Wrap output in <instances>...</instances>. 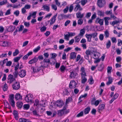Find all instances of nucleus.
Returning a JSON list of instances; mask_svg holds the SVG:
<instances>
[{"label":"nucleus","instance_id":"1","mask_svg":"<svg viewBox=\"0 0 122 122\" xmlns=\"http://www.w3.org/2000/svg\"><path fill=\"white\" fill-rule=\"evenodd\" d=\"M96 51V50H91V51L89 50H86L85 52L86 55L84 56L86 60H88L89 56L91 55V53H94Z\"/></svg>","mask_w":122,"mask_h":122},{"label":"nucleus","instance_id":"2","mask_svg":"<svg viewBox=\"0 0 122 122\" xmlns=\"http://www.w3.org/2000/svg\"><path fill=\"white\" fill-rule=\"evenodd\" d=\"M14 95L13 94L10 95L9 98L8 99L9 101L13 107L15 106V102L14 100Z\"/></svg>","mask_w":122,"mask_h":122},{"label":"nucleus","instance_id":"3","mask_svg":"<svg viewBox=\"0 0 122 122\" xmlns=\"http://www.w3.org/2000/svg\"><path fill=\"white\" fill-rule=\"evenodd\" d=\"M77 85L76 82L74 80L71 81L69 85V87L71 89L75 88Z\"/></svg>","mask_w":122,"mask_h":122},{"label":"nucleus","instance_id":"4","mask_svg":"<svg viewBox=\"0 0 122 122\" xmlns=\"http://www.w3.org/2000/svg\"><path fill=\"white\" fill-rule=\"evenodd\" d=\"M69 77L73 79H76L78 77L77 73L75 71H72L71 72Z\"/></svg>","mask_w":122,"mask_h":122},{"label":"nucleus","instance_id":"5","mask_svg":"<svg viewBox=\"0 0 122 122\" xmlns=\"http://www.w3.org/2000/svg\"><path fill=\"white\" fill-rule=\"evenodd\" d=\"M69 15H65L64 14H61L58 15V18L59 19L61 20L64 19H67L70 17Z\"/></svg>","mask_w":122,"mask_h":122},{"label":"nucleus","instance_id":"6","mask_svg":"<svg viewBox=\"0 0 122 122\" xmlns=\"http://www.w3.org/2000/svg\"><path fill=\"white\" fill-rule=\"evenodd\" d=\"M33 95L31 94L27 95L25 98V100L27 102H31L32 101Z\"/></svg>","mask_w":122,"mask_h":122},{"label":"nucleus","instance_id":"7","mask_svg":"<svg viewBox=\"0 0 122 122\" xmlns=\"http://www.w3.org/2000/svg\"><path fill=\"white\" fill-rule=\"evenodd\" d=\"M26 74V71L25 70H20L18 72V75L21 78L24 77Z\"/></svg>","mask_w":122,"mask_h":122},{"label":"nucleus","instance_id":"8","mask_svg":"<svg viewBox=\"0 0 122 122\" xmlns=\"http://www.w3.org/2000/svg\"><path fill=\"white\" fill-rule=\"evenodd\" d=\"M105 14L107 15H110V18H113L114 19L116 18V17L113 14L112 10L110 11H106Z\"/></svg>","mask_w":122,"mask_h":122},{"label":"nucleus","instance_id":"9","mask_svg":"<svg viewBox=\"0 0 122 122\" xmlns=\"http://www.w3.org/2000/svg\"><path fill=\"white\" fill-rule=\"evenodd\" d=\"M75 7L74 10L75 11H76L78 10L79 11H81L82 10V9L80 5L78 3H76L75 6Z\"/></svg>","mask_w":122,"mask_h":122},{"label":"nucleus","instance_id":"10","mask_svg":"<svg viewBox=\"0 0 122 122\" xmlns=\"http://www.w3.org/2000/svg\"><path fill=\"white\" fill-rule=\"evenodd\" d=\"M12 86L13 89L15 90H18L20 87V85L19 82H16L12 85Z\"/></svg>","mask_w":122,"mask_h":122},{"label":"nucleus","instance_id":"11","mask_svg":"<svg viewBox=\"0 0 122 122\" xmlns=\"http://www.w3.org/2000/svg\"><path fill=\"white\" fill-rule=\"evenodd\" d=\"M38 60V58L35 57L33 58L30 60L28 62L30 64H34L37 62Z\"/></svg>","mask_w":122,"mask_h":122},{"label":"nucleus","instance_id":"12","mask_svg":"<svg viewBox=\"0 0 122 122\" xmlns=\"http://www.w3.org/2000/svg\"><path fill=\"white\" fill-rule=\"evenodd\" d=\"M81 75L82 77H84L86 76V74L85 72V68L83 67H82L81 68Z\"/></svg>","mask_w":122,"mask_h":122},{"label":"nucleus","instance_id":"13","mask_svg":"<svg viewBox=\"0 0 122 122\" xmlns=\"http://www.w3.org/2000/svg\"><path fill=\"white\" fill-rule=\"evenodd\" d=\"M105 107V105L104 104H100L98 108V111L100 112L104 109Z\"/></svg>","mask_w":122,"mask_h":122},{"label":"nucleus","instance_id":"14","mask_svg":"<svg viewBox=\"0 0 122 122\" xmlns=\"http://www.w3.org/2000/svg\"><path fill=\"white\" fill-rule=\"evenodd\" d=\"M15 26H13L10 25L7 28V31L9 32H12L15 29Z\"/></svg>","mask_w":122,"mask_h":122},{"label":"nucleus","instance_id":"15","mask_svg":"<svg viewBox=\"0 0 122 122\" xmlns=\"http://www.w3.org/2000/svg\"><path fill=\"white\" fill-rule=\"evenodd\" d=\"M57 15V14H56V15H54L50 20L51 22L50 23V25H51L55 22Z\"/></svg>","mask_w":122,"mask_h":122},{"label":"nucleus","instance_id":"16","mask_svg":"<svg viewBox=\"0 0 122 122\" xmlns=\"http://www.w3.org/2000/svg\"><path fill=\"white\" fill-rule=\"evenodd\" d=\"M56 104L57 106L60 107H61L63 105V102L60 100L57 101L56 102Z\"/></svg>","mask_w":122,"mask_h":122},{"label":"nucleus","instance_id":"17","mask_svg":"<svg viewBox=\"0 0 122 122\" xmlns=\"http://www.w3.org/2000/svg\"><path fill=\"white\" fill-rule=\"evenodd\" d=\"M96 22L98 23L101 25H102L103 24V19L97 18L96 20Z\"/></svg>","mask_w":122,"mask_h":122},{"label":"nucleus","instance_id":"18","mask_svg":"<svg viewBox=\"0 0 122 122\" xmlns=\"http://www.w3.org/2000/svg\"><path fill=\"white\" fill-rule=\"evenodd\" d=\"M69 89H68L65 88L64 89L63 91V95H67L68 96L70 94V93L68 91Z\"/></svg>","mask_w":122,"mask_h":122},{"label":"nucleus","instance_id":"19","mask_svg":"<svg viewBox=\"0 0 122 122\" xmlns=\"http://www.w3.org/2000/svg\"><path fill=\"white\" fill-rule=\"evenodd\" d=\"M84 14L83 13L81 14V12H79L78 13H76V17L77 18H80L81 19L84 16Z\"/></svg>","mask_w":122,"mask_h":122},{"label":"nucleus","instance_id":"20","mask_svg":"<svg viewBox=\"0 0 122 122\" xmlns=\"http://www.w3.org/2000/svg\"><path fill=\"white\" fill-rule=\"evenodd\" d=\"M111 18L109 17H106L104 18V20H105V24L106 25H108L109 24V22L108 21L111 20Z\"/></svg>","mask_w":122,"mask_h":122},{"label":"nucleus","instance_id":"21","mask_svg":"<svg viewBox=\"0 0 122 122\" xmlns=\"http://www.w3.org/2000/svg\"><path fill=\"white\" fill-rule=\"evenodd\" d=\"M15 98L16 100L22 99V97L20 95L19 93H16L15 96Z\"/></svg>","mask_w":122,"mask_h":122},{"label":"nucleus","instance_id":"22","mask_svg":"<svg viewBox=\"0 0 122 122\" xmlns=\"http://www.w3.org/2000/svg\"><path fill=\"white\" fill-rule=\"evenodd\" d=\"M76 56V53L74 52H71L70 55V59H75Z\"/></svg>","mask_w":122,"mask_h":122},{"label":"nucleus","instance_id":"23","mask_svg":"<svg viewBox=\"0 0 122 122\" xmlns=\"http://www.w3.org/2000/svg\"><path fill=\"white\" fill-rule=\"evenodd\" d=\"M41 66L43 68L47 67L48 66V64H47L46 63L44 62L43 61L40 63Z\"/></svg>","mask_w":122,"mask_h":122},{"label":"nucleus","instance_id":"24","mask_svg":"<svg viewBox=\"0 0 122 122\" xmlns=\"http://www.w3.org/2000/svg\"><path fill=\"white\" fill-rule=\"evenodd\" d=\"M81 37L79 35L75 37V43H78L80 41Z\"/></svg>","mask_w":122,"mask_h":122},{"label":"nucleus","instance_id":"25","mask_svg":"<svg viewBox=\"0 0 122 122\" xmlns=\"http://www.w3.org/2000/svg\"><path fill=\"white\" fill-rule=\"evenodd\" d=\"M85 29L83 28L82 29H81L80 30V33L78 35L82 37L85 34Z\"/></svg>","mask_w":122,"mask_h":122},{"label":"nucleus","instance_id":"26","mask_svg":"<svg viewBox=\"0 0 122 122\" xmlns=\"http://www.w3.org/2000/svg\"><path fill=\"white\" fill-rule=\"evenodd\" d=\"M13 114L16 120H18L19 118L18 112L17 111L15 110L13 112Z\"/></svg>","mask_w":122,"mask_h":122},{"label":"nucleus","instance_id":"27","mask_svg":"<svg viewBox=\"0 0 122 122\" xmlns=\"http://www.w3.org/2000/svg\"><path fill=\"white\" fill-rule=\"evenodd\" d=\"M108 79V81L106 83L107 85V86H108L111 84L113 81L112 78L111 77H109Z\"/></svg>","mask_w":122,"mask_h":122},{"label":"nucleus","instance_id":"28","mask_svg":"<svg viewBox=\"0 0 122 122\" xmlns=\"http://www.w3.org/2000/svg\"><path fill=\"white\" fill-rule=\"evenodd\" d=\"M85 36L87 39V41L88 42H90L91 41L92 37L90 34H86Z\"/></svg>","mask_w":122,"mask_h":122},{"label":"nucleus","instance_id":"29","mask_svg":"<svg viewBox=\"0 0 122 122\" xmlns=\"http://www.w3.org/2000/svg\"><path fill=\"white\" fill-rule=\"evenodd\" d=\"M42 8L44 9L42 10H46L47 12H49L50 11V7L46 5H43L42 6Z\"/></svg>","mask_w":122,"mask_h":122},{"label":"nucleus","instance_id":"30","mask_svg":"<svg viewBox=\"0 0 122 122\" xmlns=\"http://www.w3.org/2000/svg\"><path fill=\"white\" fill-rule=\"evenodd\" d=\"M91 109L89 107H88L84 110V112L85 114H87L89 113Z\"/></svg>","mask_w":122,"mask_h":122},{"label":"nucleus","instance_id":"31","mask_svg":"<svg viewBox=\"0 0 122 122\" xmlns=\"http://www.w3.org/2000/svg\"><path fill=\"white\" fill-rule=\"evenodd\" d=\"M20 122H29V120L28 119H26L23 118H21L19 119Z\"/></svg>","mask_w":122,"mask_h":122},{"label":"nucleus","instance_id":"32","mask_svg":"<svg viewBox=\"0 0 122 122\" xmlns=\"http://www.w3.org/2000/svg\"><path fill=\"white\" fill-rule=\"evenodd\" d=\"M64 114V111L63 110H59L58 111V114L60 116H61Z\"/></svg>","mask_w":122,"mask_h":122},{"label":"nucleus","instance_id":"33","mask_svg":"<svg viewBox=\"0 0 122 122\" xmlns=\"http://www.w3.org/2000/svg\"><path fill=\"white\" fill-rule=\"evenodd\" d=\"M19 56L15 58L14 60L15 62H17L20 59L21 57H22L23 56L22 55H19Z\"/></svg>","mask_w":122,"mask_h":122},{"label":"nucleus","instance_id":"34","mask_svg":"<svg viewBox=\"0 0 122 122\" xmlns=\"http://www.w3.org/2000/svg\"><path fill=\"white\" fill-rule=\"evenodd\" d=\"M103 0H98L97 4L98 6L100 7H101L102 6L103 4L102 1Z\"/></svg>","mask_w":122,"mask_h":122},{"label":"nucleus","instance_id":"35","mask_svg":"<svg viewBox=\"0 0 122 122\" xmlns=\"http://www.w3.org/2000/svg\"><path fill=\"white\" fill-rule=\"evenodd\" d=\"M111 44V42L110 41V40H108L106 44L107 48L109 49L110 47Z\"/></svg>","mask_w":122,"mask_h":122},{"label":"nucleus","instance_id":"36","mask_svg":"<svg viewBox=\"0 0 122 122\" xmlns=\"http://www.w3.org/2000/svg\"><path fill=\"white\" fill-rule=\"evenodd\" d=\"M98 15L100 16H104V11L99 10L98 11Z\"/></svg>","mask_w":122,"mask_h":122},{"label":"nucleus","instance_id":"37","mask_svg":"<svg viewBox=\"0 0 122 122\" xmlns=\"http://www.w3.org/2000/svg\"><path fill=\"white\" fill-rule=\"evenodd\" d=\"M104 36L105 38H106L109 37V32L107 30L105 31L104 32Z\"/></svg>","mask_w":122,"mask_h":122},{"label":"nucleus","instance_id":"38","mask_svg":"<svg viewBox=\"0 0 122 122\" xmlns=\"http://www.w3.org/2000/svg\"><path fill=\"white\" fill-rule=\"evenodd\" d=\"M94 53V58L95 59H98L100 56V54L97 53H96V54L95 53Z\"/></svg>","mask_w":122,"mask_h":122},{"label":"nucleus","instance_id":"39","mask_svg":"<svg viewBox=\"0 0 122 122\" xmlns=\"http://www.w3.org/2000/svg\"><path fill=\"white\" fill-rule=\"evenodd\" d=\"M104 65L102 64H101L98 67V70L100 71H102L104 68Z\"/></svg>","mask_w":122,"mask_h":122},{"label":"nucleus","instance_id":"40","mask_svg":"<svg viewBox=\"0 0 122 122\" xmlns=\"http://www.w3.org/2000/svg\"><path fill=\"white\" fill-rule=\"evenodd\" d=\"M100 101L98 100L96 101L92 105H95L96 106H97L99 104Z\"/></svg>","mask_w":122,"mask_h":122},{"label":"nucleus","instance_id":"41","mask_svg":"<svg viewBox=\"0 0 122 122\" xmlns=\"http://www.w3.org/2000/svg\"><path fill=\"white\" fill-rule=\"evenodd\" d=\"M7 89L8 86L7 85L6 83L5 84L3 87V90L4 91H6L7 90Z\"/></svg>","mask_w":122,"mask_h":122},{"label":"nucleus","instance_id":"42","mask_svg":"<svg viewBox=\"0 0 122 122\" xmlns=\"http://www.w3.org/2000/svg\"><path fill=\"white\" fill-rule=\"evenodd\" d=\"M7 3V0H3L0 2V5H4Z\"/></svg>","mask_w":122,"mask_h":122},{"label":"nucleus","instance_id":"43","mask_svg":"<svg viewBox=\"0 0 122 122\" xmlns=\"http://www.w3.org/2000/svg\"><path fill=\"white\" fill-rule=\"evenodd\" d=\"M81 2V5L83 6H84L86 4L87 2V0H82L81 1V2Z\"/></svg>","mask_w":122,"mask_h":122},{"label":"nucleus","instance_id":"44","mask_svg":"<svg viewBox=\"0 0 122 122\" xmlns=\"http://www.w3.org/2000/svg\"><path fill=\"white\" fill-rule=\"evenodd\" d=\"M18 75V72L17 71H15L13 73V76L15 78H17Z\"/></svg>","mask_w":122,"mask_h":122},{"label":"nucleus","instance_id":"45","mask_svg":"<svg viewBox=\"0 0 122 122\" xmlns=\"http://www.w3.org/2000/svg\"><path fill=\"white\" fill-rule=\"evenodd\" d=\"M87 79L85 77H82L81 83L82 84H84L87 81Z\"/></svg>","mask_w":122,"mask_h":122},{"label":"nucleus","instance_id":"46","mask_svg":"<svg viewBox=\"0 0 122 122\" xmlns=\"http://www.w3.org/2000/svg\"><path fill=\"white\" fill-rule=\"evenodd\" d=\"M51 60L50 62V64L51 65H54L55 64V59H50Z\"/></svg>","mask_w":122,"mask_h":122},{"label":"nucleus","instance_id":"47","mask_svg":"<svg viewBox=\"0 0 122 122\" xmlns=\"http://www.w3.org/2000/svg\"><path fill=\"white\" fill-rule=\"evenodd\" d=\"M24 109L28 110L30 107V106L28 104H25L23 106Z\"/></svg>","mask_w":122,"mask_h":122},{"label":"nucleus","instance_id":"48","mask_svg":"<svg viewBox=\"0 0 122 122\" xmlns=\"http://www.w3.org/2000/svg\"><path fill=\"white\" fill-rule=\"evenodd\" d=\"M43 61L44 62H45L47 64H48V65L49 64H50V59L46 58L43 60Z\"/></svg>","mask_w":122,"mask_h":122},{"label":"nucleus","instance_id":"49","mask_svg":"<svg viewBox=\"0 0 122 122\" xmlns=\"http://www.w3.org/2000/svg\"><path fill=\"white\" fill-rule=\"evenodd\" d=\"M19 53V51L17 49H16L15 52L13 53V54L14 56H16Z\"/></svg>","mask_w":122,"mask_h":122},{"label":"nucleus","instance_id":"50","mask_svg":"<svg viewBox=\"0 0 122 122\" xmlns=\"http://www.w3.org/2000/svg\"><path fill=\"white\" fill-rule=\"evenodd\" d=\"M17 28H19L18 31H22L24 28V26L22 25H20V27H17Z\"/></svg>","mask_w":122,"mask_h":122},{"label":"nucleus","instance_id":"51","mask_svg":"<svg viewBox=\"0 0 122 122\" xmlns=\"http://www.w3.org/2000/svg\"><path fill=\"white\" fill-rule=\"evenodd\" d=\"M83 20L82 19H80L78 20L77 22V24L78 25H81L83 24Z\"/></svg>","mask_w":122,"mask_h":122},{"label":"nucleus","instance_id":"52","mask_svg":"<svg viewBox=\"0 0 122 122\" xmlns=\"http://www.w3.org/2000/svg\"><path fill=\"white\" fill-rule=\"evenodd\" d=\"M39 101L37 99H36L35 100V102L34 103V105L37 106L39 105Z\"/></svg>","mask_w":122,"mask_h":122},{"label":"nucleus","instance_id":"53","mask_svg":"<svg viewBox=\"0 0 122 122\" xmlns=\"http://www.w3.org/2000/svg\"><path fill=\"white\" fill-rule=\"evenodd\" d=\"M64 38L65 39L67 40H69V38L70 37V36L69 34H64Z\"/></svg>","mask_w":122,"mask_h":122},{"label":"nucleus","instance_id":"54","mask_svg":"<svg viewBox=\"0 0 122 122\" xmlns=\"http://www.w3.org/2000/svg\"><path fill=\"white\" fill-rule=\"evenodd\" d=\"M23 103L22 102H19L17 103V107L20 108H21Z\"/></svg>","mask_w":122,"mask_h":122},{"label":"nucleus","instance_id":"55","mask_svg":"<svg viewBox=\"0 0 122 122\" xmlns=\"http://www.w3.org/2000/svg\"><path fill=\"white\" fill-rule=\"evenodd\" d=\"M99 37L100 40L101 41H103V40L104 37L103 34H100L99 35Z\"/></svg>","mask_w":122,"mask_h":122},{"label":"nucleus","instance_id":"56","mask_svg":"<svg viewBox=\"0 0 122 122\" xmlns=\"http://www.w3.org/2000/svg\"><path fill=\"white\" fill-rule=\"evenodd\" d=\"M40 49V47L39 46H38L37 48H35L34 50L33 51L35 52H36Z\"/></svg>","mask_w":122,"mask_h":122},{"label":"nucleus","instance_id":"57","mask_svg":"<svg viewBox=\"0 0 122 122\" xmlns=\"http://www.w3.org/2000/svg\"><path fill=\"white\" fill-rule=\"evenodd\" d=\"M46 27L43 26L41 27L40 29V30L41 32H44L46 30Z\"/></svg>","mask_w":122,"mask_h":122},{"label":"nucleus","instance_id":"58","mask_svg":"<svg viewBox=\"0 0 122 122\" xmlns=\"http://www.w3.org/2000/svg\"><path fill=\"white\" fill-rule=\"evenodd\" d=\"M92 37L93 38L97 36V33H94L92 34H90Z\"/></svg>","mask_w":122,"mask_h":122},{"label":"nucleus","instance_id":"59","mask_svg":"<svg viewBox=\"0 0 122 122\" xmlns=\"http://www.w3.org/2000/svg\"><path fill=\"white\" fill-rule=\"evenodd\" d=\"M10 11L11 9H10L7 10L5 13V15H7L10 14L11 13Z\"/></svg>","mask_w":122,"mask_h":122},{"label":"nucleus","instance_id":"60","mask_svg":"<svg viewBox=\"0 0 122 122\" xmlns=\"http://www.w3.org/2000/svg\"><path fill=\"white\" fill-rule=\"evenodd\" d=\"M31 68L32 70V71L34 73L35 72H37L36 69V67H34L32 66Z\"/></svg>","mask_w":122,"mask_h":122},{"label":"nucleus","instance_id":"61","mask_svg":"<svg viewBox=\"0 0 122 122\" xmlns=\"http://www.w3.org/2000/svg\"><path fill=\"white\" fill-rule=\"evenodd\" d=\"M43 68L42 67H41V66L39 67V66H36V71H37V72H38L40 71V70Z\"/></svg>","mask_w":122,"mask_h":122},{"label":"nucleus","instance_id":"62","mask_svg":"<svg viewBox=\"0 0 122 122\" xmlns=\"http://www.w3.org/2000/svg\"><path fill=\"white\" fill-rule=\"evenodd\" d=\"M68 33L69 34L70 37L74 36L76 35L75 33L70 32H68Z\"/></svg>","mask_w":122,"mask_h":122},{"label":"nucleus","instance_id":"63","mask_svg":"<svg viewBox=\"0 0 122 122\" xmlns=\"http://www.w3.org/2000/svg\"><path fill=\"white\" fill-rule=\"evenodd\" d=\"M112 43H116L117 42L116 39L115 37H113L111 38Z\"/></svg>","mask_w":122,"mask_h":122},{"label":"nucleus","instance_id":"64","mask_svg":"<svg viewBox=\"0 0 122 122\" xmlns=\"http://www.w3.org/2000/svg\"><path fill=\"white\" fill-rule=\"evenodd\" d=\"M19 67V64L18 62L15 67V71H17V70Z\"/></svg>","mask_w":122,"mask_h":122}]
</instances>
